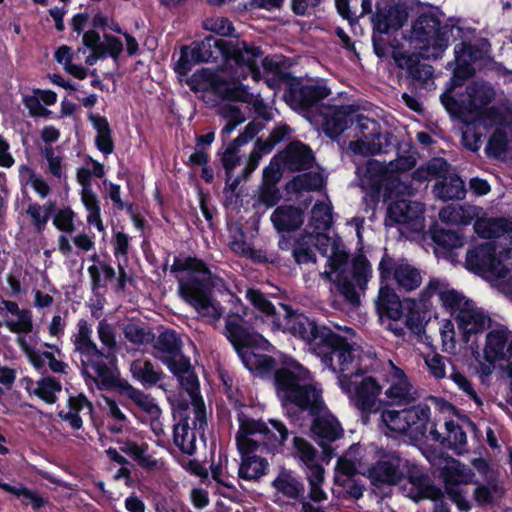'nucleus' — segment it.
Here are the masks:
<instances>
[{
    "instance_id": "obj_59",
    "label": "nucleus",
    "mask_w": 512,
    "mask_h": 512,
    "mask_svg": "<svg viewBox=\"0 0 512 512\" xmlns=\"http://www.w3.org/2000/svg\"><path fill=\"white\" fill-rule=\"evenodd\" d=\"M388 34L389 33H381L379 31H376L375 28L373 27V51L375 55L381 59L388 56L390 48H393L394 52L397 51V49L402 46L401 43L396 38L390 40Z\"/></svg>"
},
{
    "instance_id": "obj_14",
    "label": "nucleus",
    "mask_w": 512,
    "mask_h": 512,
    "mask_svg": "<svg viewBox=\"0 0 512 512\" xmlns=\"http://www.w3.org/2000/svg\"><path fill=\"white\" fill-rule=\"evenodd\" d=\"M453 26H441V21L432 12L421 13L412 23L411 33L415 41L422 43L420 49H433V56H440L448 47Z\"/></svg>"
},
{
    "instance_id": "obj_57",
    "label": "nucleus",
    "mask_w": 512,
    "mask_h": 512,
    "mask_svg": "<svg viewBox=\"0 0 512 512\" xmlns=\"http://www.w3.org/2000/svg\"><path fill=\"white\" fill-rule=\"evenodd\" d=\"M192 272V273H208L209 274V266L207 263L200 258L195 256H187L184 258H180L178 256L174 257L173 264L171 266V272Z\"/></svg>"
},
{
    "instance_id": "obj_62",
    "label": "nucleus",
    "mask_w": 512,
    "mask_h": 512,
    "mask_svg": "<svg viewBox=\"0 0 512 512\" xmlns=\"http://www.w3.org/2000/svg\"><path fill=\"white\" fill-rule=\"evenodd\" d=\"M405 302V325L412 331H420L423 327L419 310L420 306L423 307L422 304L419 302V299L412 298H405Z\"/></svg>"
},
{
    "instance_id": "obj_26",
    "label": "nucleus",
    "mask_w": 512,
    "mask_h": 512,
    "mask_svg": "<svg viewBox=\"0 0 512 512\" xmlns=\"http://www.w3.org/2000/svg\"><path fill=\"white\" fill-rule=\"evenodd\" d=\"M382 386L372 376L364 377L355 387L353 402L363 414L377 413L383 404L378 400Z\"/></svg>"
},
{
    "instance_id": "obj_25",
    "label": "nucleus",
    "mask_w": 512,
    "mask_h": 512,
    "mask_svg": "<svg viewBox=\"0 0 512 512\" xmlns=\"http://www.w3.org/2000/svg\"><path fill=\"white\" fill-rule=\"evenodd\" d=\"M408 9V5L402 1L390 5L377 2L376 12L372 18L375 30L381 33H389L390 30L398 31L408 20Z\"/></svg>"
},
{
    "instance_id": "obj_18",
    "label": "nucleus",
    "mask_w": 512,
    "mask_h": 512,
    "mask_svg": "<svg viewBox=\"0 0 512 512\" xmlns=\"http://www.w3.org/2000/svg\"><path fill=\"white\" fill-rule=\"evenodd\" d=\"M308 413L313 417L310 428L313 439L322 448L325 457L331 459L336 453L330 444L343 437L344 429L340 421L329 411L323 398L319 410L316 413Z\"/></svg>"
},
{
    "instance_id": "obj_7",
    "label": "nucleus",
    "mask_w": 512,
    "mask_h": 512,
    "mask_svg": "<svg viewBox=\"0 0 512 512\" xmlns=\"http://www.w3.org/2000/svg\"><path fill=\"white\" fill-rule=\"evenodd\" d=\"M200 274L203 277L190 274L179 282L180 295L202 317L219 320L223 314V307L219 301L213 298V290L221 278L210 268L209 274Z\"/></svg>"
},
{
    "instance_id": "obj_10",
    "label": "nucleus",
    "mask_w": 512,
    "mask_h": 512,
    "mask_svg": "<svg viewBox=\"0 0 512 512\" xmlns=\"http://www.w3.org/2000/svg\"><path fill=\"white\" fill-rule=\"evenodd\" d=\"M279 306L282 318L274 321V328L304 341L314 350L328 326L320 324L315 317L294 309L291 305L279 303Z\"/></svg>"
},
{
    "instance_id": "obj_42",
    "label": "nucleus",
    "mask_w": 512,
    "mask_h": 512,
    "mask_svg": "<svg viewBox=\"0 0 512 512\" xmlns=\"http://www.w3.org/2000/svg\"><path fill=\"white\" fill-rule=\"evenodd\" d=\"M400 182L397 179L390 178L387 175L385 177H381V175L377 176V179L371 185L370 195L372 198L377 201L382 198L383 202L389 205L391 201L396 199L399 196L397 189L399 188Z\"/></svg>"
},
{
    "instance_id": "obj_13",
    "label": "nucleus",
    "mask_w": 512,
    "mask_h": 512,
    "mask_svg": "<svg viewBox=\"0 0 512 512\" xmlns=\"http://www.w3.org/2000/svg\"><path fill=\"white\" fill-rule=\"evenodd\" d=\"M331 94V89L324 81L304 83L301 78L293 76L287 83L283 99L286 104L299 114H308Z\"/></svg>"
},
{
    "instance_id": "obj_48",
    "label": "nucleus",
    "mask_w": 512,
    "mask_h": 512,
    "mask_svg": "<svg viewBox=\"0 0 512 512\" xmlns=\"http://www.w3.org/2000/svg\"><path fill=\"white\" fill-rule=\"evenodd\" d=\"M5 308L13 315L18 316V323L7 322V327L12 332L30 333L33 329L31 311L28 309H20L14 301H4Z\"/></svg>"
},
{
    "instance_id": "obj_60",
    "label": "nucleus",
    "mask_w": 512,
    "mask_h": 512,
    "mask_svg": "<svg viewBox=\"0 0 512 512\" xmlns=\"http://www.w3.org/2000/svg\"><path fill=\"white\" fill-rule=\"evenodd\" d=\"M160 360L177 378H181V376L193 370L190 358L182 353L178 356H163L160 357Z\"/></svg>"
},
{
    "instance_id": "obj_61",
    "label": "nucleus",
    "mask_w": 512,
    "mask_h": 512,
    "mask_svg": "<svg viewBox=\"0 0 512 512\" xmlns=\"http://www.w3.org/2000/svg\"><path fill=\"white\" fill-rule=\"evenodd\" d=\"M12 494L17 498L21 499V503L23 506H27L30 504L33 510L35 511L44 508L48 503V500L46 498H44L37 492L30 490L29 488L22 484L17 486V489L15 491H12Z\"/></svg>"
},
{
    "instance_id": "obj_24",
    "label": "nucleus",
    "mask_w": 512,
    "mask_h": 512,
    "mask_svg": "<svg viewBox=\"0 0 512 512\" xmlns=\"http://www.w3.org/2000/svg\"><path fill=\"white\" fill-rule=\"evenodd\" d=\"M422 57L427 58L428 56L422 53L392 52V58L397 67L406 70V78L410 84L421 88L433 77L434 73L433 66L421 61Z\"/></svg>"
},
{
    "instance_id": "obj_40",
    "label": "nucleus",
    "mask_w": 512,
    "mask_h": 512,
    "mask_svg": "<svg viewBox=\"0 0 512 512\" xmlns=\"http://www.w3.org/2000/svg\"><path fill=\"white\" fill-rule=\"evenodd\" d=\"M434 192L438 198L447 200H461L466 195L465 183L457 174L443 177L434 186Z\"/></svg>"
},
{
    "instance_id": "obj_33",
    "label": "nucleus",
    "mask_w": 512,
    "mask_h": 512,
    "mask_svg": "<svg viewBox=\"0 0 512 512\" xmlns=\"http://www.w3.org/2000/svg\"><path fill=\"white\" fill-rule=\"evenodd\" d=\"M440 477L444 483V489L460 488V485H467L474 481L475 473L459 460L452 459L440 470Z\"/></svg>"
},
{
    "instance_id": "obj_5",
    "label": "nucleus",
    "mask_w": 512,
    "mask_h": 512,
    "mask_svg": "<svg viewBox=\"0 0 512 512\" xmlns=\"http://www.w3.org/2000/svg\"><path fill=\"white\" fill-rule=\"evenodd\" d=\"M232 297L236 303L234 311L231 310L225 320L224 334L239 358L252 349L268 350L271 344L256 330L263 318L250 312L235 295Z\"/></svg>"
},
{
    "instance_id": "obj_58",
    "label": "nucleus",
    "mask_w": 512,
    "mask_h": 512,
    "mask_svg": "<svg viewBox=\"0 0 512 512\" xmlns=\"http://www.w3.org/2000/svg\"><path fill=\"white\" fill-rule=\"evenodd\" d=\"M463 123L462 144L472 152H477L482 144L483 133L477 125H470L469 117L467 119H457Z\"/></svg>"
},
{
    "instance_id": "obj_44",
    "label": "nucleus",
    "mask_w": 512,
    "mask_h": 512,
    "mask_svg": "<svg viewBox=\"0 0 512 512\" xmlns=\"http://www.w3.org/2000/svg\"><path fill=\"white\" fill-rule=\"evenodd\" d=\"M246 298L258 312L272 322L273 326L277 318H282V310H277L274 304L260 290L248 289Z\"/></svg>"
},
{
    "instance_id": "obj_27",
    "label": "nucleus",
    "mask_w": 512,
    "mask_h": 512,
    "mask_svg": "<svg viewBox=\"0 0 512 512\" xmlns=\"http://www.w3.org/2000/svg\"><path fill=\"white\" fill-rule=\"evenodd\" d=\"M278 155L284 167L293 172L309 170L315 162L312 149L299 140L291 141Z\"/></svg>"
},
{
    "instance_id": "obj_31",
    "label": "nucleus",
    "mask_w": 512,
    "mask_h": 512,
    "mask_svg": "<svg viewBox=\"0 0 512 512\" xmlns=\"http://www.w3.org/2000/svg\"><path fill=\"white\" fill-rule=\"evenodd\" d=\"M115 442L119 445L120 452L128 455L142 469L146 471L159 469L158 460L148 454L149 445L146 442L138 444L129 438H118Z\"/></svg>"
},
{
    "instance_id": "obj_41",
    "label": "nucleus",
    "mask_w": 512,
    "mask_h": 512,
    "mask_svg": "<svg viewBox=\"0 0 512 512\" xmlns=\"http://www.w3.org/2000/svg\"><path fill=\"white\" fill-rule=\"evenodd\" d=\"M91 260L99 264L88 267L91 290L97 295L101 288H106V281H112L116 277V272L110 264L100 262L99 256L96 253L91 256Z\"/></svg>"
},
{
    "instance_id": "obj_22",
    "label": "nucleus",
    "mask_w": 512,
    "mask_h": 512,
    "mask_svg": "<svg viewBox=\"0 0 512 512\" xmlns=\"http://www.w3.org/2000/svg\"><path fill=\"white\" fill-rule=\"evenodd\" d=\"M357 140L352 142L355 153L374 156L382 152V134L380 123L357 112L356 118Z\"/></svg>"
},
{
    "instance_id": "obj_55",
    "label": "nucleus",
    "mask_w": 512,
    "mask_h": 512,
    "mask_svg": "<svg viewBox=\"0 0 512 512\" xmlns=\"http://www.w3.org/2000/svg\"><path fill=\"white\" fill-rule=\"evenodd\" d=\"M289 185L297 193L317 191L322 186V177L318 172H304L293 177Z\"/></svg>"
},
{
    "instance_id": "obj_53",
    "label": "nucleus",
    "mask_w": 512,
    "mask_h": 512,
    "mask_svg": "<svg viewBox=\"0 0 512 512\" xmlns=\"http://www.w3.org/2000/svg\"><path fill=\"white\" fill-rule=\"evenodd\" d=\"M240 147L230 141L224 151H218L216 156L219 157L221 166L225 170V176L232 178L233 172L237 166L241 164V156L239 155Z\"/></svg>"
},
{
    "instance_id": "obj_35",
    "label": "nucleus",
    "mask_w": 512,
    "mask_h": 512,
    "mask_svg": "<svg viewBox=\"0 0 512 512\" xmlns=\"http://www.w3.org/2000/svg\"><path fill=\"white\" fill-rule=\"evenodd\" d=\"M88 120L97 132L95 137L96 148L105 156L112 154L115 149V144L112 137V129L107 118L90 112L88 114Z\"/></svg>"
},
{
    "instance_id": "obj_20",
    "label": "nucleus",
    "mask_w": 512,
    "mask_h": 512,
    "mask_svg": "<svg viewBox=\"0 0 512 512\" xmlns=\"http://www.w3.org/2000/svg\"><path fill=\"white\" fill-rule=\"evenodd\" d=\"M268 427L267 423L262 420L240 419L239 430L236 435H262V443L268 451H275L281 448L288 439L290 431L286 425L276 419H270Z\"/></svg>"
},
{
    "instance_id": "obj_16",
    "label": "nucleus",
    "mask_w": 512,
    "mask_h": 512,
    "mask_svg": "<svg viewBox=\"0 0 512 512\" xmlns=\"http://www.w3.org/2000/svg\"><path fill=\"white\" fill-rule=\"evenodd\" d=\"M403 480H407V484L401 486L403 495L415 503L423 500L438 501L443 498V491L434 484L426 468L415 461L408 459Z\"/></svg>"
},
{
    "instance_id": "obj_38",
    "label": "nucleus",
    "mask_w": 512,
    "mask_h": 512,
    "mask_svg": "<svg viewBox=\"0 0 512 512\" xmlns=\"http://www.w3.org/2000/svg\"><path fill=\"white\" fill-rule=\"evenodd\" d=\"M173 443L178 449L188 456L196 454V433L189 426L186 417H182L173 426Z\"/></svg>"
},
{
    "instance_id": "obj_30",
    "label": "nucleus",
    "mask_w": 512,
    "mask_h": 512,
    "mask_svg": "<svg viewBox=\"0 0 512 512\" xmlns=\"http://www.w3.org/2000/svg\"><path fill=\"white\" fill-rule=\"evenodd\" d=\"M271 222L278 233L298 230L304 223V213L294 205L278 206L271 214Z\"/></svg>"
},
{
    "instance_id": "obj_6",
    "label": "nucleus",
    "mask_w": 512,
    "mask_h": 512,
    "mask_svg": "<svg viewBox=\"0 0 512 512\" xmlns=\"http://www.w3.org/2000/svg\"><path fill=\"white\" fill-rule=\"evenodd\" d=\"M77 326L78 333L74 336L73 343L75 351L86 359V361L82 360L83 367L89 365L95 371L99 379V388L113 389L120 395L123 394L124 387H127L130 383L116 375L114 370L104 362V359H108V355L99 349L91 339L92 328L88 322L81 319Z\"/></svg>"
},
{
    "instance_id": "obj_64",
    "label": "nucleus",
    "mask_w": 512,
    "mask_h": 512,
    "mask_svg": "<svg viewBox=\"0 0 512 512\" xmlns=\"http://www.w3.org/2000/svg\"><path fill=\"white\" fill-rule=\"evenodd\" d=\"M124 335L128 341L137 345L150 343L155 337L149 329L135 323H129L126 325L124 328Z\"/></svg>"
},
{
    "instance_id": "obj_17",
    "label": "nucleus",
    "mask_w": 512,
    "mask_h": 512,
    "mask_svg": "<svg viewBox=\"0 0 512 512\" xmlns=\"http://www.w3.org/2000/svg\"><path fill=\"white\" fill-rule=\"evenodd\" d=\"M491 44L486 38H478L474 42L462 41L454 48L455 67L449 80L467 81L475 75L473 64L489 57Z\"/></svg>"
},
{
    "instance_id": "obj_49",
    "label": "nucleus",
    "mask_w": 512,
    "mask_h": 512,
    "mask_svg": "<svg viewBox=\"0 0 512 512\" xmlns=\"http://www.w3.org/2000/svg\"><path fill=\"white\" fill-rule=\"evenodd\" d=\"M352 280L360 289H365L372 277V266L364 254L353 257L351 262Z\"/></svg>"
},
{
    "instance_id": "obj_12",
    "label": "nucleus",
    "mask_w": 512,
    "mask_h": 512,
    "mask_svg": "<svg viewBox=\"0 0 512 512\" xmlns=\"http://www.w3.org/2000/svg\"><path fill=\"white\" fill-rule=\"evenodd\" d=\"M322 363L333 372L350 371L355 360V349L348 339L328 327L313 350Z\"/></svg>"
},
{
    "instance_id": "obj_29",
    "label": "nucleus",
    "mask_w": 512,
    "mask_h": 512,
    "mask_svg": "<svg viewBox=\"0 0 512 512\" xmlns=\"http://www.w3.org/2000/svg\"><path fill=\"white\" fill-rule=\"evenodd\" d=\"M484 359L488 363L512 359V339L509 341L505 329H493L486 334Z\"/></svg>"
},
{
    "instance_id": "obj_63",
    "label": "nucleus",
    "mask_w": 512,
    "mask_h": 512,
    "mask_svg": "<svg viewBox=\"0 0 512 512\" xmlns=\"http://www.w3.org/2000/svg\"><path fill=\"white\" fill-rule=\"evenodd\" d=\"M292 257L296 264L300 266L309 263L315 264L317 262L314 250L303 238L296 239V244L294 249H292Z\"/></svg>"
},
{
    "instance_id": "obj_4",
    "label": "nucleus",
    "mask_w": 512,
    "mask_h": 512,
    "mask_svg": "<svg viewBox=\"0 0 512 512\" xmlns=\"http://www.w3.org/2000/svg\"><path fill=\"white\" fill-rule=\"evenodd\" d=\"M465 82L447 81L440 95V102L452 119H467L495 100L496 92L490 84L474 82L466 86Z\"/></svg>"
},
{
    "instance_id": "obj_1",
    "label": "nucleus",
    "mask_w": 512,
    "mask_h": 512,
    "mask_svg": "<svg viewBox=\"0 0 512 512\" xmlns=\"http://www.w3.org/2000/svg\"><path fill=\"white\" fill-rule=\"evenodd\" d=\"M263 56L260 46L245 40H225L208 35L203 40L194 41L190 46H183L174 70L181 76H187L196 64L217 62L222 58L227 65L242 70V77L248 75L255 81L261 79L258 59Z\"/></svg>"
},
{
    "instance_id": "obj_46",
    "label": "nucleus",
    "mask_w": 512,
    "mask_h": 512,
    "mask_svg": "<svg viewBox=\"0 0 512 512\" xmlns=\"http://www.w3.org/2000/svg\"><path fill=\"white\" fill-rule=\"evenodd\" d=\"M413 386L410 381H393L385 391L386 397L390 400L386 405L406 406L414 402L412 395Z\"/></svg>"
},
{
    "instance_id": "obj_56",
    "label": "nucleus",
    "mask_w": 512,
    "mask_h": 512,
    "mask_svg": "<svg viewBox=\"0 0 512 512\" xmlns=\"http://www.w3.org/2000/svg\"><path fill=\"white\" fill-rule=\"evenodd\" d=\"M335 483L342 488L340 493L344 499L359 500L363 497L365 484L360 478H342L335 476Z\"/></svg>"
},
{
    "instance_id": "obj_34",
    "label": "nucleus",
    "mask_w": 512,
    "mask_h": 512,
    "mask_svg": "<svg viewBox=\"0 0 512 512\" xmlns=\"http://www.w3.org/2000/svg\"><path fill=\"white\" fill-rule=\"evenodd\" d=\"M241 361L246 369L255 372L260 377H268L273 374L275 377L276 370L279 368L276 359L267 354L256 353L254 349L241 355Z\"/></svg>"
},
{
    "instance_id": "obj_23",
    "label": "nucleus",
    "mask_w": 512,
    "mask_h": 512,
    "mask_svg": "<svg viewBox=\"0 0 512 512\" xmlns=\"http://www.w3.org/2000/svg\"><path fill=\"white\" fill-rule=\"evenodd\" d=\"M325 110L322 113L323 132L328 138L335 140L355 123L359 108L354 104L329 105Z\"/></svg>"
},
{
    "instance_id": "obj_8",
    "label": "nucleus",
    "mask_w": 512,
    "mask_h": 512,
    "mask_svg": "<svg viewBox=\"0 0 512 512\" xmlns=\"http://www.w3.org/2000/svg\"><path fill=\"white\" fill-rule=\"evenodd\" d=\"M465 268L481 277L505 279L512 272V250L497 253L495 243H480L467 251Z\"/></svg>"
},
{
    "instance_id": "obj_28",
    "label": "nucleus",
    "mask_w": 512,
    "mask_h": 512,
    "mask_svg": "<svg viewBox=\"0 0 512 512\" xmlns=\"http://www.w3.org/2000/svg\"><path fill=\"white\" fill-rule=\"evenodd\" d=\"M406 302L402 301L395 289L388 283H380L378 296L375 301L376 312L381 319L398 321L404 317Z\"/></svg>"
},
{
    "instance_id": "obj_9",
    "label": "nucleus",
    "mask_w": 512,
    "mask_h": 512,
    "mask_svg": "<svg viewBox=\"0 0 512 512\" xmlns=\"http://www.w3.org/2000/svg\"><path fill=\"white\" fill-rule=\"evenodd\" d=\"M430 415L431 409L427 404H418L401 410L384 408L380 419L389 431L421 440L426 436Z\"/></svg>"
},
{
    "instance_id": "obj_51",
    "label": "nucleus",
    "mask_w": 512,
    "mask_h": 512,
    "mask_svg": "<svg viewBox=\"0 0 512 512\" xmlns=\"http://www.w3.org/2000/svg\"><path fill=\"white\" fill-rule=\"evenodd\" d=\"M154 348L168 356H178L182 350V341L175 330L168 329L158 336Z\"/></svg>"
},
{
    "instance_id": "obj_15",
    "label": "nucleus",
    "mask_w": 512,
    "mask_h": 512,
    "mask_svg": "<svg viewBox=\"0 0 512 512\" xmlns=\"http://www.w3.org/2000/svg\"><path fill=\"white\" fill-rule=\"evenodd\" d=\"M293 447L304 465V472L310 487L308 498L315 503L326 500L327 494L322 488L325 470L318 461L317 450L310 442L299 436L293 437Z\"/></svg>"
},
{
    "instance_id": "obj_54",
    "label": "nucleus",
    "mask_w": 512,
    "mask_h": 512,
    "mask_svg": "<svg viewBox=\"0 0 512 512\" xmlns=\"http://www.w3.org/2000/svg\"><path fill=\"white\" fill-rule=\"evenodd\" d=\"M62 385L55 377L47 376L37 382L34 394L47 404H54L57 401L56 392H60Z\"/></svg>"
},
{
    "instance_id": "obj_47",
    "label": "nucleus",
    "mask_w": 512,
    "mask_h": 512,
    "mask_svg": "<svg viewBox=\"0 0 512 512\" xmlns=\"http://www.w3.org/2000/svg\"><path fill=\"white\" fill-rule=\"evenodd\" d=\"M81 201L88 211L87 223L93 225L100 232L104 231V224L101 219L100 201L92 189L81 191Z\"/></svg>"
},
{
    "instance_id": "obj_21",
    "label": "nucleus",
    "mask_w": 512,
    "mask_h": 512,
    "mask_svg": "<svg viewBox=\"0 0 512 512\" xmlns=\"http://www.w3.org/2000/svg\"><path fill=\"white\" fill-rule=\"evenodd\" d=\"M408 459L398 452L384 455L368 469V478L373 486H397L403 481Z\"/></svg>"
},
{
    "instance_id": "obj_45",
    "label": "nucleus",
    "mask_w": 512,
    "mask_h": 512,
    "mask_svg": "<svg viewBox=\"0 0 512 512\" xmlns=\"http://www.w3.org/2000/svg\"><path fill=\"white\" fill-rule=\"evenodd\" d=\"M122 396H126L130 399L139 409L149 414L152 417H159L161 410L156 404L155 399L149 394L144 393L142 390L129 384L124 387Z\"/></svg>"
},
{
    "instance_id": "obj_37",
    "label": "nucleus",
    "mask_w": 512,
    "mask_h": 512,
    "mask_svg": "<svg viewBox=\"0 0 512 512\" xmlns=\"http://www.w3.org/2000/svg\"><path fill=\"white\" fill-rule=\"evenodd\" d=\"M130 371L135 380L145 388L155 386L165 377L164 372L159 368L155 369L154 364L148 359H137L131 363Z\"/></svg>"
},
{
    "instance_id": "obj_39",
    "label": "nucleus",
    "mask_w": 512,
    "mask_h": 512,
    "mask_svg": "<svg viewBox=\"0 0 512 512\" xmlns=\"http://www.w3.org/2000/svg\"><path fill=\"white\" fill-rule=\"evenodd\" d=\"M470 125H477L488 131L493 127L506 126V115L503 110L495 105L480 109L469 115Z\"/></svg>"
},
{
    "instance_id": "obj_11",
    "label": "nucleus",
    "mask_w": 512,
    "mask_h": 512,
    "mask_svg": "<svg viewBox=\"0 0 512 512\" xmlns=\"http://www.w3.org/2000/svg\"><path fill=\"white\" fill-rule=\"evenodd\" d=\"M203 79L208 83L210 89L221 99L235 102L252 104V108L257 117L271 121L273 113L269 110L265 101L249 92L248 86L240 81H228L216 72H207L203 70Z\"/></svg>"
},
{
    "instance_id": "obj_52",
    "label": "nucleus",
    "mask_w": 512,
    "mask_h": 512,
    "mask_svg": "<svg viewBox=\"0 0 512 512\" xmlns=\"http://www.w3.org/2000/svg\"><path fill=\"white\" fill-rule=\"evenodd\" d=\"M508 143V135L503 127L495 128L485 147L486 155L493 158L502 157L507 152Z\"/></svg>"
},
{
    "instance_id": "obj_43",
    "label": "nucleus",
    "mask_w": 512,
    "mask_h": 512,
    "mask_svg": "<svg viewBox=\"0 0 512 512\" xmlns=\"http://www.w3.org/2000/svg\"><path fill=\"white\" fill-rule=\"evenodd\" d=\"M269 463L263 457H247L243 458L238 468V477L251 481L259 480L268 472Z\"/></svg>"
},
{
    "instance_id": "obj_50",
    "label": "nucleus",
    "mask_w": 512,
    "mask_h": 512,
    "mask_svg": "<svg viewBox=\"0 0 512 512\" xmlns=\"http://www.w3.org/2000/svg\"><path fill=\"white\" fill-rule=\"evenodd\" d=\"M431 239L437 246L445 250H452L463 245V238L459 233L437 225L431 228Z\"/></svg>"
},
{
    "instance_id": "obj_36",
    "label": "nucleus",
    "mask_w": 512,
    "mask_h": 512,
    "mask_svg": "<svg viewBox=\"0 0 512 512\" xmlns=\"http://www.w3.org/2000/svg\"><path fill=\"white\" fill-rule=\"evenodd\" d=\"M272 486L283 496L294 500L303 498L305 493L303 481L290 470H281Z\"/></svg>"
},
{
    "instance_id": "obj_32",
    "label": "nucleus",
    "mask_w": 512,
    "mask_h": 512,
    "mask_svg": "<svg viewBox=\"0 0 512 512\" xmlns=\"http://www.w3.org/2000/svg\"><path fill=\"white\" fill-rule=\"evenodd\" d=\"M424 213V206L417 201L397 197L387 207L388 217L395 223L407 224L417 220Z\"/></svg>"
},
{
    "instance_id": "obj_19",
    "label": "nucleus",
    "mask_w": 512,
    "mask_h": 512,
    "mask_svg": "<svg viewBox=\"0 0 512 512\" xmlns=\"http://www.w3.org/2000/svg\"><path fill=\"white\" fill-rule=\"evenodd\" d=\"M380 283L394 281L399 292H411L422 283L420 270L409 263H396L385 250L379 265Z\"/></svg>"
},
{
    "instance_id": "obj_3",
    "label": "nucleus",
    "mask_w": 512,
    "mask_h": 512,
    "mask_svg": "<svg viewBox=\"0 0 512 512\" xmlns=\"http://www.w3.org/2000/svg\"><path fill=\"white\" fill-rule=\"evenodd\" d=\"M442 283L432 278L423 290L419 293V302L423 308H427L433 295H438L442 306L451 314L457 313L456 320L458 329L462 334L464 344H470L472 350L478 349L477 341H471L473 335L482 333L490 326L491 318L484 312L478 310L472 300L467 299L463 294L454 289L442 290Z\"/></svg>"
},
{
    "instance_id": "obj_2",
    "label": "nucleus",
    "mask_w": 512,
    "mask_h": 512,
    "mask_svg": "<svg viewBox=\"0 0 512 512\" xmlns=\"http://www.w3.org/2000/svg\"><path fill=\"white\" fill-rule=\"evenodd\" d=\"M276 395L284 407L316 413L322 405L323 390L309 369L293 358H285L275 373Z\"/></svg>"
}]
</instances>
